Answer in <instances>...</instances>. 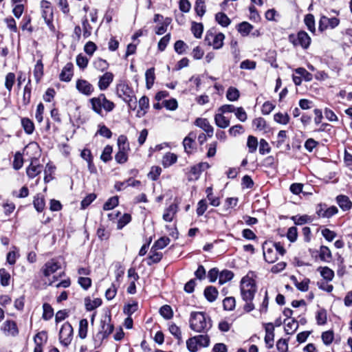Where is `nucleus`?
Returning a JSON list of instances; mask_svg holds the SVG:
<instances>
[{"label": "nucleus", "instance_id": "9", "mask_svg": "<svg viewBox=\"0 0 352 352\" xmlns=\"http://www.w3.org/2000/svg\"><path fill=\"white\" fill-rule=\"evenodd\" d=\"M60 267V262L56 258H52L45 263L41 269V272L44 276L48 277Z\"/></svg>", "mask_w": 352, "mask_h": 352}, {"label": "nucleus", "instance_id": "8", "mask_svg": "<svg viewBox=\"0 0 352 352\" xmlns=\"http://www.w3.org/2000/svg\"><path fill=\"white\" fill-rule=\"evenodd\" d=\"M76 89L79 93L86 96H91L94 91V87L85 79H78L76 82Z\"/></svg>", "mask_w": 352, "mask_h": 352}, {"label": "nucleus", "instance_id": "18", "mask_svg": "<svg viewBox=\"0 0 352 352\" xmlns=\"http://www.w3.org/2000/svg\"><path fill=\"white\" fill-rule=\"evenodd\" d=\"M32 89V82L31 79L29 78L23 90L22 104L25 107L28 105L30 102Z\"/></svg>", "mask_w": 352, "mask_h": 352}, {"label": "nucleus", "instance_id": "44", "mask_svg": "<svg viewBox=\"0 0 352 352\" xmlns=\"http://www.w3.org/2000/svg\"><path fill=\"white\" fill-rule=\"evenodd\" d=\"M139 108L138 113L144 115L146 110L149 107V99L148 97L144 96L139 100Z\"/></svg>", "mask_w": 352, "mask_h": 352}, {"label": "nucleus", "instance_id": "57", "mask_svg": "<svg viewBox=\"0 0 352 352\" xmlns=\"http://www.w3.org/2000/svg\"><path fill=\"white\" fill-rule=\"evenodd\" d=\"M112 151V146L107 145L103 149V151L100 156V159L104 162H109L111 159Z\"/></svg>", "mask_w": 352, "mask_h": 352}, {"label": "nucleus", "instance_id": "24", "mask_svg": "<svg viewBox=\"0 0 352 352\" xmlns=\"http://www.w3.org/2000/svg\"><path fill=\"white\" fill-rule=\"evenodd\" d=\"M214 122L217 126L222 129H226L230 125V120L221 112L215 114Z\"/></svg>", "mask_w": 352, "mask_h": 352}, {"label": "nucleus", "instance_id": "26", "mask_svg": "<svg viewBox=\"0 0 352 352\" xmlns=\"http://www.w3.org/2000/svg\"><path fill=\"white\" fill-rule=\"evenodd\" d=\"M157 250V249L153 248V247L151 248L148 265H151L153 263H157L161 261L162 253Z\"/></svg>", "mask_w": 352, "mask_h": 352}, {"label": "nucleus", "instance_id": "37", "mask_svg": "<svg viewBox=\"0 0 352 352\" xmlns=\"http://www.w3.org/2000/svg\"><path fill=\"white\" fill-rule=\"evenodd\" d=\"M217 22L223 27H227L230 24V19L223 12H218L215 14Z\"/></svg>", "mask_w": 352, "mask_h": 352}, {"label": "nucleus", "instance_id": "15", "mask_svg": "<svg viewBox=\"0 0 352 352\" xmlns=\"http://www.w3.org/2000/svg\"><path fill=\"white\" fill-rule=\"evenodd\" d=\"M197 138V135L195 132H190L188 136H186L183 140V146L184 151L188 154L192 152L195 148V140Z\"/></svg>", "mask_w": 352, "mask_h": 352}, {"label": "nucleus", "instance_id": "14", "mask_svg": "<svg viewBox=\"0 0 352 352\" xmlns=\"http://www.w3.org/2000/svg\"><path fill=\"white\" fill-rule=\"evenodd\" d=\"M265 342L269 349L274 346V327L272 323L270 322L265 324Z\"/></svg>", "mask_w": 352, "mask_h": 352}, {"label": "nucleus", "instance_id": "20", "mask_svg": "<svg viewBox=\"0 0 352 352\" xmlns=\"http://www.w3.org/2000/svg\"><path fill=\"white\" fill-rule=\"evenodd\" d=\"M336 201L340 208L344 211L349 210L352 208V202L346 195L337 196Z\"/></svg>", "mask_w": 352, "mask_h": 352}, {"label": "nucleus", "instance_id": "21", "mask_svg": "<svg viewBox=\"0 0 352 352\" xmlns=\"http://www.w3.org/2000/svg\"><path fill=\"white\" fill-rule=\"evenodd\" d=\"M43 170V166L36 164L34 162H32L30 166L27 168L26 173L30 178H34Z\"/></svg>", "mask_w": 352, "mask_h": 352}, {"label": "nucleus", "instance_id": "1", "mask_svg": "<svg viewBox=\"0 0 352 352\" xmlns=\"http://www.w3.org/2000/svg\"><path fill=\"white\" fill-rule=\"evenodd\" d=\"M190 328L197 333H206L212 327L210 317L204 312L195 311L190 314Z\"/></svg>", "mask_w": 352, "mask_h": 352}, {"label": "nucleus", "instance_id": "5", "mask_svg": "<svg viewBox=\"0 0 352 352\" xmlns=\"http://www.w3.org/2000/svg\"><path fill=\"white\" fill-rule=\"evenodd\" d=\"M72 338L73 328L68 322H66L62 325L59 332L60 342L63 346H67L70 344Z\"/></svg>", "mask_w": 352, "mask_h": 352}, {"label": "nucleus", "instance_id": "47", "mask_svg": "<svg viewBox=\"0 0 352 352\" xmlns=\"http://www.w3.org/2000/svg\"><path fill=\"white\" fill-rule=\"evenodd\" d=\"M15 79H16L15 74L12 72H9L6 76L5 87L8 90L9 92H10L12 89V87L15 82Z\"/></svg>", "mask_w": 352, "mask_h": 352}, {"label": "nucleus", "instance_id": "61", "mask_svg": "<svg viewBox=\"0 0 352 352\" xmlns=\"http://www.w3.org/2000/svg\"><path fill=\"white\" fill-rule=\"evenodd\" d=\"M224 309L232 311L235 307V298L234 297H227L223 301Z\"/></svg>", "mask_w": 352, "mask_h": 352}, {"label": "nucleus", "instance_id": "54", "mask_svg": "<svg viewBox=\"0 0 352 352\" xmlns=\"http://www.w3.org/2000/svg\"><path fill=\"white\" fill-rule=\"evenodd\" d=\"M128 151L118 149V153L115 155L116 161L119 164H124L128 159Z\"/></svg>", "mask_w": 352, "mask_h": 352}, {"label": "nucleus", "instance_id": "48", "mask_svg": "<svg viewBox=\"0 0 352 352\" xmlns=\"http://www.w3.org/2000/svg\"><path fill=\"white\" fill-rule=\"evenodd\" d=\"M239 91L236 88L232 87L228 88L226 93V97L228 100L236 101L239 99Z\"/></svg>", "mask_w": 352, "mask_h": 352}, {"label": "nucleus", "instance_id": "6", "mask_svg": "<svg viewBox=\"0 0 352 352\" xmlns=\"http://www.w3.org/2000/svg\"><path fill=\"white\" fill-rule=\"evenodd\" d=\"M289 41L294 45H300L303 49H307L311 43V38L305 31L298 32L296 36H289Z\"/></svg>", "mask_w": 352, "mask_h": 352}, {"label": "nucleus", "instance_id": "13", "mask_svg": "<svg viewBox=\"0 0 352 352\" xmlns=\"http://www.w3.org/2000/svg\"><path fill=\"white\" fill-rule=\"evenodd\" d=\"M114 76L111 72H105L100 76L98 86L100 90H106L113 80Z\"/></svg>", "mask_w": 352, "mask_h": 352}, {"label": "nucleus", "instance_id": "11", "mask_svg": "<svg viewBox=\"0 0 352 352\" xmlns=\"http://www.w3.org/2000/svg\"><path fill=\"white\" fill-rule=\"evenodd\" d=\"M340 20L336 17L329 18L325 16H322L319 21V30L323 31L328 28H335L339 25Z\"/></svg>", "mask_w": 352, "mask_h": 352}, {"label": "nucleus", "instance_id": "23", "mask_svg": "<svg viewBox=\"0 0 352 352\" xmlns=\"http://www.w3.org/2000/svg\"><path fill=\"white\" fill-rule=\"evenodd\" d=\"M218 290L213 286H208L204 289V296L210 302H214L218 296Z\"/></svg>", "mask_w": 352, "mask_h": 352}, {"label": "nucleus", "instance_id": "29", "mask_svg": "<svg viewBox=\"0 0 352 352\" xmlns=\"http://www.w3.org/2000/svg\"><path fill=\"white\" fill-rule=\"evenodd\" d=\"M43 76V64L42 60L40 59L37 60L34 68V76L37 82L40 81Z\"/></svg>", "mask_w": 352, "mask_h": 352}, {"label": "nucleus", "instance_id": "56", "mask_svg": "<svg viewBox=\"0 0 352 352\" xmlns=\"http://www.w3.org/2000/svg\"><path fill=\"white\" fill-rule=\"evenodd\" d=\"M274 119L275 122L281 124H287L289 121L287 113H277L274 116Z\"/></svg>", "mask_w": 352, "mask_h": 352}, {"label": "nucleus", "instance_id": "55", "mask_svg": "<svg viewBox=\"0 0 352 352\" xmlns=\"http://www.w3.org/2000/svg\"><path fill=\"white\" fill-rule=\"evenodd\" d=\"M10 275L6 270L0 269V282L3 286H8L10 284Z\"/></svg>", "mask_w": 352, "mask_h": 352}, {"label": "nucleus", "instance_id": "53", "mask_svg": "<svg viewBox=\"0 0 352 352\" xmlns=\"http://www.w3.org/2000/svg\"><path fill=\"white\" fill-rule=\"evenodd\" d=\"M295 72L300 75V76L304 78V80L307 82H309L313 79V75L307 72L305 68L303 67H298L295 69Z\"/></svg>", "mask_w": 352, "mask_h": 352}, {"label": "nucleus", "instance_id": "62", "mask_svg": "<svg viewBox=\"0 0 352 352\" xmlns=\"http://www.w3.org/2000/svg\"><path fill=\"white\" fill-rule=\"evenodd\" d=\"M321 338L324 344L329 345L331 344L334 338V334L333 331H327L323 332L322 333Z\"/></svg>", "mask_w": 352, "mask_h": 352}, {"label": "nucleus", "instance_id": "19", "mask_svg": "<svg viewBox=\"0 0 352 352\" xmlns=\"http://www.w3.org/2000/svg\"><path fill=\"white\" fill-rule=\"evenodd\" d=\"M101 327L103 338H107L109 336L113 330V325L111 324V318L107 317L104 319L101 320Z\"/></svg>", "mask_w": 352, "mask_h": 352}, {"label": "nucleus", "instance_id": "32", "mask_svg": "<svg viewBox=\"0 0 352 352\" xmlns=\"http://www.w3.org/2000/svg\"><path fill=\"white\" fill-rule=\"evenodd\" d=\"M33 204L35 209L38 212H42L45 206L44 197L39 194L35 196L33 201Z\"/></svg>", "mask_w": 352, "mask_h": 352}, {"label": "nucleus", "instance_id": "2", "mask_svg": "<svg viewBox=\"0 0 352 352\" xmlns=\"http://www.w3.org/2000/svg\"><path fill=\"white\" fill-rule=\"evenodd\" d=\"M254 273L250 272L242 278L240 283L241 296L244 301L253 300L257 291L256 281L253 278Z\"/></svg>", "mask_w": 352, "mask_h": 352}, {"label": "nucleus", "instance_id": "22", "mask_svg": "<svg viewBox=\"0 0 352 352\" xmlns=\"http://www.w3.org/2000/svg\"><path fill=\"white\" fill-rule=\"evenodd\" d=\"M177 210V206L176 204H173L170 205L164 212L163 219L167 222L172 221Z\"/></svg>", "mask_w": 352, "mask_h": 352}, {"label": "nucleus", "instance_id": "41", "mask_svg": "<svg viewBox=\"0 0 352 352\" xmlns=\"http://www.w3.org/2000/svg\"><path fill=\"white\" fill-rule=\"evenodd\" d=\"M88 329V321L87 319H82L79 322V330L78 335L82 339H85L87 337Z\"/></svg>", "mask_w": 352, "mask_h": 352}, {"label": "nucleus", "instance_id": "64", "mask_svg": "<svg viewBox=\"0 0 352 352\" xmlns=\"http://www.w3.org/2000/svg\"><path fill=\"white\" fill-rule=\"evenodd\" d=\"M170 40V34H167L164 36H163L159 41L157 45L158 50L160 52H163L165 50L167 45L168 44Z\"/></svg>", "mask_w": 352, "mask_h": 352}, {"label": "nucleus", "instance_id": "12", "mask_svg": "<svg viewBox=\"0 0 352 352\" xmlns=\"http://www.w3.org/2000/svg\"><path fill=\"white\" fill-rule=\"evenodd\" d=\"M117 94L123 100H129L130 98L135 96L133 90L125 83H120L117 86Z\"/></svg>", "mask_w": 352, "mask_h": 352}, {"label": "nucleus", "instance_id": "45", "mask_svg": "<svg viewBox=\"0 0 352 352\" xmlns=\"http://www.w3.org/2000/svg\"><path fill=\"white\" fill-rule=\"evenodd\" d=\"M247 146L248 147L249 153H254L258 146L257 138L253 135H249L248 138Z\"/></svg>", "mask_w": 352, "mask_h": 352}, {"label": "nucleus", "instance_id": "39", "mask_svg": "<svg viewBox=\"0 0 352 352\" xmlns=\"http://www.w3.org/2000/svg\"><path fill=\"white\" fill-rule=\"evenodd\" d=\"M169 331L170 333L178 340L179 343H182V334L180 330V328L177 326L175 324H171L169 325Z\"/></svg>", "mask_w": 352, "mask_h": 352}, {"label": "nucleus", "instance_id": "16", "mask_svg": "<svg viewBox=\"0 0 352 352\" xmlns=\"http://www.w3.org/2000/svg\"><path fill=\"white\" fill-rule=\"evenodd\" d=\"M195 123L196 126L202 129L208 137L210 138L213 135L214 129L206 118H199L196 119Z\"/></svg>", "mask_w": 352, "mask_h": 352}, {"label": "nucleus", "instance_id": "30", "mask_svg": "<svg viewBox=\"0 0 352 352\" xmlns=\"http://www.w3.org/2000/svg\"><path fill=\"white\" fill-rule=\"evenodd\" d=\"M21 125L25 132L28 135L32 134L34 131V124L33 122L28 118H23L21 119Z\"/></svg>", "mask_w": 352, "mask_h": 352}, {"label": "nucleus", "instance_id": "49", "mask_svg": "<svg viewBox=\"0 0 352 352\" xmlns=\"http://www.w3.org/2000/svg\"><path fill=\"white\" fill-rule=\"evenodd\" d=\"M304 21L308 30L313 33L315 32L316 28L314 15H312L311 14H307L305 17Z\"/></svg>", "mask_w": 352, "mask_h": 352}, {"label": "nucleus", "instance_id": "27", "mask_svg": "<svg viewBox=\"0 0 352 352\" xmlns=\"http://www.w3.org/2000/svg\"><path fill=\"white\" fill-rule=\"evenodd\" d=\"M318 271L327 282L331 281L334 277V272L328 267H320L318 268Z\"/></svg>", "mask_w": 352, "mask_h": 352}, {"label": "nucleus", "instance_id": "50", "mask_svg": "<svg viewBox=\"0 0 352 352\" xmlns=\"http://www.w3.org/2000/svg\"><path fill=\"white\" fill-rule=\"evenodd\" d=\"M118 149L123 151H129V144L126 136L121 135L118 138Z\"/></svg>", "mask_w": 352, "mask_h": 352}, {"label": "nucleus", "instance_id": "33", "mask_svg": "<svg viewBox=\"0 0 352 352\" xmlns=\"http://www.w3.org/2000/svg\"><path fill=\"white\" fill-rule=\"evenodd\" d=\"M252 30L253 25L245 21L239 23L238 25V31L243 36H248Z\"/></svg>", "mask_w": 352, "mask_h": 352}, {"label": "nucleus", "instance_id": "34", "mask_svg": "<svg viewBox=\"0 0 352 352\" xmlns=\"http://www.w3.org/2000/svg\"><path fill=\"white\" fill-rule=\"evenodd\" d=\"M298 328V322L293 319L286 322L285 321V331L287 334H293Z\"/></svg>", "mask_w": 352, "mask_h": 352}, {"label": "nucleus", "instance_id": "38", "mask_svg": "<svg viewBox=\"0 0 352 352\" xmlns=\"http://www.w3.org/2000/svg\"><path fill=\"white\" fill-rule=\"evenodd\" d=\"M234 274L232 271L224 270L219 273V283L220 285H223L226 282L232 279Z\"/></svg>", "mask_w": 352, "mask_h": 352}, {"label": "nucleus", "instance_id": "60", "mask_svg": "<svg viewBox=\"0 0 352 352\" xmlns=\"http://www.w3.org/2000/svg\"><path fill=\"white\" fill-rule=\"evenodd\" d=\"M162 104L166 109L170 111L176 110L178 107L177 101L175 98L165 100L163 101Z\"/></svg>", "mask_w": 352, "mask_h": 352}, {"label": "nucleus", "instance_id": "58", "mask_svg": "<svg viewBox=\"0 0 352 352\" xmlns=\"http://www.w3.org/2000/svg\"><path fill=\"white\" fill-rule=\"evenodd\" d=\"M186 346L189 351L196 352L198 350V344L195 336H193L186 340Z\"/></svg>", "mask_w": 352, "mask_h": 352}, {"label": "nucleus", "instance_id": "40", "mask_svg": "<svg viewBox=\"0 0 352 352\" xmlns=\"http://www.w3.org/2000/svg\"><path fill=\"white\" fill-rule=\"evenodd\" d=\"M101 304L102 300L100 298H95L93 300L90 299H85V308L87 311H92L100 307Z\"/></svg>", "mask_w": 352, "mask_h": 352}, {"label": "nucleus", "instance_id": "46", "mask_svg": "<svg viewBox=\"0 0 352 352\" xmlns=\"http://www.w3.org/2000/svg\"><path fill=\"white\" fill-rule=\"evenodd\" d=\"M170 240L167 236H162L158 240H157L152 247L153 248L157 249V250H162L164 248L166 245H168L170 243Z\"/></svg>", "mask_w": 352, "mask_h": 352}, {"label": "nucleus", "instance_id": "3", "mask_svg": "<svg viewBox=\"0 0 352 352\" xmlns=\"http://www.w3.org/2000/svg\"><path fill=\"white\" fill-rule=\"evenodd\" d=\"M89 102L93 111L99 115L102 114V109L107 112H110L115 108V104L109 100L104 94H100L98 97L91 98Z\"/></svg>", "mask_w": 352, "mask_h": 352}, {"label": "nucleus", "instance_id": "4", "mask_svg": "<svg viewBox=\"0 0 352 352\" xmlns=\"http://www.w3.org/2000/svg\"><path fill=\"white\" fill-rule=\"evenodd\" d=\"M225 36L222 33L215 34L212 31H208L205 36V41L208 45L212 46L214 50H219L223 47Z\"/></svg>", "mask_w": 352, "mask_h": 352}, {"label": "nucleus", "instance_id": "25", "mask_svg": "<svg viewBox=\"0 0 352 352\" xmlns=\"http://www.w3.org/2000/svg\"><path fill=\"white\" fill-rule=\"evenodd\" d=\"M177 160V155L173 153H167L163 157L162 165L164 168H168L171 165L174 164L175 163H176Z\"/></svg>", "mask_w": 352, "mask_h": 352}, {"label": "nucleus", "instance_id": "35", "mask_svg": "<svg viewBox=\"0 0 352 352\" xmlns=\"http://www.w3.org/2000/svg\"><path fill=\"white\" fill-rule=\"evenodd\" d=\"M319 256L320 260L329 262L332 257L331 250L328 247L322 245L320 248Z\"/></svg>", "mask_w": 352, "mask_h": 352}, {"label": "nucleus", "instance_id": "51", "mask_svg": "<svg viewBox=\"0 0 352 352\" xmlns=\"http://www.w3.org/2000/svg\"><path fill=\"white\" fill-rule=\"evenodd\" d=\"M43 318L45 320L51 319L54 315V310L52 306L48 303H44L43 305Z\"/></svg>", "mask_w": 352, "mask_h": 352}, {"label": "nucleus", "instance_id": "43", "mask_svg": "<svg viewBox=\"0 0 352 352\" xmlns=\"http://www.w3.org/2000/svg\"><path fill=\"white\" fill-rule=\"evenodd\" d=\"M195 10L199 16H203L206 13V5L204 0H196L195 4Z\"/></svg>", "mask_w": 352, "mask_h": 352}, {"label": "nucleus", "instance_id": "31", "mask_svg": "<svg viewBox=\"0 0 352 352\" xmlns=\"http://www.w3.org/2000/svg\"><path fill=\"white\" fill-rule=\"evenodd\" d=\"M145 78L146 88L149 89L153 86L155 78V69L153 67H151L146 71Z\"/></svg>", "mask_w": 352, "mask_h": 352}, {"label": "nucleus", "instance_id": "36", "mask_svg": "<svg viewBox=\"0 0 352 352\" xmlns=\"http://www.w3.org/2000/svg\"><path fill=\"white\" fill-rule=\"evenodd\" d=\"M47 340V334L45 331H42L36 334L34 338L35 345L44 346Z\"/></svg>", "mask_w": 352, "mask_h": 352}, {"label": "nucleus", "instance_id": "63", "mask_svg": "<svg viewBox=\"0 0 352 352\" xmlns=\"http://www.w3.org/2000/svg\"><path fill=\"white\" fill-rule=\"evenodd\" d=\"M195 338L199 347H207L210 344V339L207 335L196 336Z\"/></svg>", "mask_w": 352, "mask_h": 352}, {"label": "nucleus", "instance_id": "7", "mask_svg": "<svg viewBox=\"0 0 352 352\" xmlns=\"http://www.w3.org/2000/svg\"><path fill=\"white\" fill-rule=\"evenodd\" d=\"M42 16L51 31H55V27L52 23L53 12L50 3L47 1H41Z\"/></svg>", "mask_w": 352, "mask_h": 352}, {"label": "nucleus", "instance_id": "52", "mask_svg": "<svg viewBox=\"0 0 352 352\" xmlns=\"http://www.w3.org/2000/svg\"><path fill=\"white\" fill-rule=\"evenodd\" d=\"M118 197L117 196L109 198L103 205L104 210H109L118 205Z\"/></svg>", "mask_w": 352, "mask_h": 352}, {"label": "nucleus", "instance_id": "28", "mask_svg": "<svg viewBox=\"0 0 352 352\" xmlns=\"http://www.w3.org/2000/svg\"><path fill=\"white\" fill-rule=\"evenodd\" d=\"M263 256L265 261L269 263H273L278 259L276 252L272 248H269L267 250H264Z\"/></svg>", "mask_w": 352, "mask_h": 352}, {"label": "nucleus", "instance_id": "59", "mask_svg": "<svg viewBox=\"0 0 352 352\" xmlns=\"http://www.w3.org/2000/svg\"><path fill=\"white\" fill-rule=\"evenodd\" d=\"M138 302H133L132 303H129L124 306V313L126 314L128 316H131L133 313H135L138 310Z\"/></svg>", "mask_w": 352, "mask_h": 352}, {"label": "nucleus", "instance_id": "10", "mask_svg": "<svg viewBox=\"0 0 352 352\" xmlns=\"http://www.w3.org/2000/svg\"><path fill=\"white\" fill-rule=\"evenodd\" d=\"M1 330L6 336L16 337L19 333L16 323L11 320H7L3 322Z\"/></svg>", "mask_w": 352, "mask_h": 352}, {"label": "nucleus", "instance_id": "42", "mask_svg": "<svg viewBox=\"0 0 352 352\" xmlns=\"http://www.w3.org/2000/svg\"><path fill=\"white\" fill-rule=\"evenodd\" d=\"M204 30V26L201 23L192 22L191 26V31L195 37L199 38L201 37Z\"/></svg>", "mask_w": 352, "mask_h": 352}, {"label": "nucleus", "instance_id": "17", "mask_svg": "<svg viewBox=\"0 0 352 352\" xmlns=\"http://www.w3.org/2000/svg\"><path fill=\"white\" fill-rule=\"evenodd\" d=\"M73 64L67 63L63 68L59 78L61 81L69 82L73 76Z\"/></svg>", "mask_w": 352, "mask_h": 352}]
</instances>
